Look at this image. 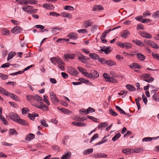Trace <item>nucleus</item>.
I'll return each mask as SVG.
<instances>
[{"mask_svg":"<svg viewBox=\"0 0 159 159\" xmlns=\"http://www.w3.org/2000/svg\"><path fill=\"white\" fill-rule=\"evenodd\" d=\"M103 7L100 5H94L93 7V11H101L103 10Z\"/></svg>","mask_w":159,"mask_h":159,"instance_id":"f3484780","label":"nucleus"},{"mask_svg":"<svg viewBox=\"0 0 159 159\" xmlns=\"http://www.w3.org/2000/svg\"><path fill=\"white\" fill-rule=\"evenodd\" d=\"M132 47V45L131 43H129L125 42V48L127 49L131 48Z\"/></svg>","mask_w":159,"mask_h":159,"instance_id":"a18cd8bd","label":"nucleus"},{"mask_svg":"<svg viewBox=\"0 0 159 159\" xmlns=\"http://www.w3.org/2000/svg\"><path fill=\"white\" fill-rule=\"evenodd\" d=\"M141 36L145 38L150 39L152 38V36L150 34L146 32H143L140 34Z\"/></svg>","mask_w":159,"mask_h":159,"instance_id":"2eb2a0df","label":"nucleus"},{"mask_svg":"<svg viewBox=\"0 0 159 159\" xmlns=\"http://www.w3.org/2000/svg\"><path fill=\"white\" fill-rule=\"evenodd\" d=\"M72 124L75 126L78 127H83L85 126H86V124L83 122H79L77 121H73L72 122Z\"/></svg>","mask_w":159,"mask_h":159,"instance_id":"1a4fd4ad","label":"nucleus"},{"mask_svg":"<svg viewBox=\"0 0 159 159\" xmlns=\"http://www.w3.org/2000/svg\"><path fill=\"white\" fill-rule=\"evenodd\" d=\"M129 66L132 69H140L141 68V66L136 63H133Z\"/></svg>","mask_w":159,"mask_h":159,"instance_id":"5701e85b","label":"nucleus"},{"mask_svg":"<svg viewBox=\"0 0 159 159\" xmlns=\"http://www.w3.org/2000/svg\"><path fill=\"white\" fill-rule=\"evenodd\" d=\"M120 136L121 134L120 133H118L112 138V141H116Z\"/></svg>","mask_w":159,"mask_h":159,"instance_id":"e433bc0d","label":"nucleus"},{"mask_svg":"<svg viewBox=\"0 0 159 159\" xmlns=\"http://www.w3.org/2000/svg\"><path fill=\"white\" fill-rule=\"evenodd\" d=\"M43 100L44 102H45L48 105H50V102L48 99V96L46 95H44L43 96Z\"/></svg>","mask_w":159,"mask_h":159,"instance_id":"864d4df0","label":"nucleus"},{"mask_svg":"<svg viewBox=\"0 0 159 159\" xmlns=\"http://www.w3.org/2000/svg\"><path fill=\"white\" fill-rule=\"evenodd\" d=\"M100 48H101L100 51L101 52H104L106 54H108L111 52V50L109 49L110 47L103 46L102 48L101 47Z\"/></svg>","mask_w":159,"mask_h":159,"instance_id":"9b49d317","label":"nucleus"},{"mask_svg":"<svg viewBox=\"0 0 159 159\" xmlns=\"http://www.w3.org/2000/svg\"><path fill=\"white\" fill-rule=\"evenodd\" d=\"M39 116V114L37 113H34L32 114L29 113L28 115V116L30 119L32 120H34V117Z\"/></svg>","mask_w":159,"mask_h":159,"instance_id":"aec40b11","label":"nucleus"},{"mask_svg":"<svg viewBox=\"0 0 159 159\" xmlns=\"http://www.w3.org/2000/svg\"><path fill=\"white\" fill-rule=\"evenodd\" d=\"M54 61L58 63L59 66H60V64H63L62 59L58 57H54Z\"/></svg>","mask_w":159,"mask_h":159,"instance_id":"72a5a7b5","label":"nucleus"},{"mask_svg":"<svg viewBox=\"0 0 159 159\" xmlns=\"http://www.w3.org/2000/svg\"><path fill=\"white\" fill-rule=\"evenodd\" d=\"M109 113L113 116H116L118 115L116 112L111 109H110L109 110Z\"/></svg>","mask_w":159,"mask_h":159,"instance_id":"4d7b16f0","label":"nucleus"},{"mask_svg":"<svg viewBox=\"0 0 159 159\" xmlns=\"http://www.w3.org/2000/svg\"><path fill=\"white\" fill-rule=\"evenodd\" d=\"M142 98L143 100V102H144L145 105H146L148 102L147 98L144 95V94H143L142 95Z\"/></svg>","mask_w":159,"mask_h":159,"instance_id":"0e129e2a","label":"nucleus"},{"mask_svg":"<svg viewBox=\"0 0 159 159\" xmlns=\"http://www.w3.org/2000/svg\"><path fill=\"white\" fill-rule=\"evenodd\" d=\"M92 156L95 158H105L107 156V155L106 154L101 153H98L96 154H93Z\"/></svg>","mask_w":159,"mask_h":159,"instance_id":"9d476101","label":"nucleus"},{"mask_svg":"<svg viewBox=\"0 0 159 159\" xmlns=\"http://www.w3.org/2000/svg\"><path fill=\"white\" fill-rule=\"evenodd\" d=\"M83 75L85 77H86L89 78H92L91 72L90 73H89L86 72L85 73H83Z\"/></svg>","mask_w":159,"mask_h":159,"instance_id":"e2e57ef3","label":"nucleus"},{"mask_svg":"<svg viewBox=\"0 0 159 159\" xmlns=\"http://www.w3.org/2000/svg\"><path fill=\"white\" fill-rule=\"evenodd\" d=\"M8 77V76L7 75L3 74L2 73H0V78L2 80H6Z\"/></svg>","mask_w":159,"mask_h":159,"instance_id":"5fc2aeb1","label":"nucleus"},{"mask_svg":"<svg viewBox=\"0 0 159 159\" xmlns=\"http://www.w3.org/2000/svg\"><path fill=\"white\" fill-rule=\"evenodd\" d=\"M93 149L92 148H88L85 150L83 152L84 155H88L93 152Z\"/></svg>","mask_w":159,"mask_h":159,"instance_id":"c756f323","label":"nucleus"},{"mask_svg":"<svg viewBox=\"0 0 159 159\" xmlns=\"http://www.w3.org/2000/svg\"><path fill=\"white\" fill-rule=\"evenodd\" d=\"M76 55L75 54H69L68 53L65 54L64 55L65 60L66 61H69L68 58L73 59L75 58Z\"/></svg>","mask_w":159,"mask_h":159,"instance_id":"39448f33","label":"nucleus"},{"mask_svg":"<svg viewBox=\"0 0 159 159\" xmlns=\"http://www.w3.org/2000/svg\"><path fill=\"white\" fill-rule=\"evenodd\" d=\"M85 56L83 55L81 56V57H79L78 59L81 62L84 63H86L87 61H85Z\"/></svg>","mask_w":159,"mask_h":159,"instance_id":"a19ab883","label":"nucleus"},{"mask_svg":"<svg viewBox=\"0 0 159 159\" xmlns=\"http://www.w3.org/2000/svg\"><path fill=\"white\" fill-rule=\"evenodd\" d=\"M0 119L2 121L3 124L5 125H7V121L2 115H0Z\"/></svg>","mask_w":159,"mask_h":159,"instance_id":"79ce46f5","label":"nucleus"},{"mask_svg":"<svg viewBox=\"0 0 159 159\" xmlns=\"http://www.w3.org/2000/svg\"><path fill=\"white\" fill-rule=\"evenodd\" d=\"M91 72L92 78H97L99 77V74L96 70H93L91 71Z\"/></svg>","mask_w":159,"mask_h":159,"instance_id":"6ab92c4d","label":"nucleus"},{"mask_svg":"<svg viewBox=\"0 0 159 159\" xmlns=\"http://www.w3.org/2000/svg\"><path fill=\"white\" fill-rule=\"evenodd\" d=\"M98 60L102 64H106L107 60L104 58H100L99 57Z\"/></svg>","mask_w":159,"mask_h":159,"instance_id":"09e8293b","label":"nucleus"},{"mask_svg":"<svg viewBox=\"0 0 159 159\" xmlns=\"http://www.w3.org/2000/svg\"><path fill=\"white\" fill-rule=\"evenodd\" d=\"M16 55V52H11L9 53L8 54L7 60L8 61L9 60L12 58Z\"/></svg>","mask_w":159,"mask_h":159,"instance_id":"f704fd0d","label":"nucleus"},{"mask_svg":"<svg viewBox=\"0 0 159 159\" xmlns=\"http://www.w3.org/2000/svg\"><path fill=\"white\" fill-rule=\"evenodd\" d=\"M131 149L130 148H126L122 150V152L124 153L129 154L131 152Z\"/></svg>","mask_w":159,"mask_h":159,"instance_id":"58836bf2","label":"nucleus"},{"mask_svg":"<svg viewBox=\"0 0 159 159\" xmlns=\"http://www.w3.org/2000/svg\"><path fill=\"white\" fill-rule=\"evenodd\" d=\"M98 25H93L91 28V32L94 33L95 30H97Z\"/></svg>","mask_w":159,"mask_h":159,"instance_id":"8fccbe9b","label":"nucleus"},{"mask_svg":"<svg viewBox=\"0 0 159 159\" xmlns=\"http://www.w3.org/2000/svg\"><path fill=\"white\" fill-rule=\"evenodd\" d=\"M33 99L36 100L37 102H39L42 101V98L38 95L36 94L33 95Z\"/></svg>","mask_w":159,"mask_h":159,"instance_id":"2f4dec72","label":"nucleus"},{"mask_svg":"<svg viewBox=\"0 0 159 159\" xmlns=\"http://www.w3.org/2000/svg\"><path fill=\"white\" fill-rule=\"evenodd\" d=\"M9 116L10 119L16 122L18 119L19 118L20 116L14 112H10L9 114Z\"/></svg>","mask_w":159,"mask_h":159,"instance_id":"f03ea898","label":"nucleus"},{"mask_svg":"<svg viewBox=\"0 0 159 159\" xmlns=\"http://www.w3.org/2000/svg\"><path fill=\"white\" fill-rule=\"evenodd\" d=\"M16 1L21 5H28L27 1L25 0H16Z\"/></svg>","mask_w":159,"mask_h":159,"instance_id":"473e14b6","label":"nucleus"},{"mask_svg":"<svg viewBox=\"0 0 159 159\" xmlns=\"http://www.w3.org/2000/svg\"><path fill=\"white\" fill-rule=\"evenodd\" d=\"M61 111L64 113L67 114H71L72 113L71 111L68 109H66L65 108H62L61 109Z\"/></svg>","mask_w":159,"mask_h":159,"instance_id":"4c0bfd02","label":"nucleus"},{"mask_svg":"<svg viewBox=\"0 0 159 159\" xmlns=\"http://www.w3.org/2000/svg\"><path fill=\"white\" fill-rule=\"evenodd\" d=\"M22 29L19 26H15L11 30V32L14 34H17L21 33Z\"/></svg>","mask_w":159,"mask_h":159,"instance_id":"20e7f679","label":"nucleus"},{"mask_svg":"<svg viewBox=\"0 0 159 159\" xmlns=\"http://www.w3.org/2000/svg\"><path fill=\"white\" fill-rule=\"evenodd\" d=\"M130 34V32L128 30H125L122 32L120 36L122 38L125 39L128 38Z\"/></svg>","mask_w":159,"mask_h":159,"instance_id":"4468645a","label":"nucleus"},{"mask_svg":"<svg viewBox=\"0 0 159 159\" xmlns=\"http://www.w3.org/2000/svg\"><path fill=\"white\" fill-rule=\"evenodd\" d=\"M126 86L127 89L130 91H134L136 90L135 87L131 84H127Z\"/></svg>","mask_w":159,"mask_h":159,"instance_id":"cd10ccee","label":"nucleus"},{"mask_svg":"<svg viewBox=\"0 0 159 159\" xmlns=\"http://www.w3.org/2000/svg\"><path fill=\"white\" fill-rule=\"evenodd\" d=\"M22 114H25L27 112H29L30 110L27 107L23 108L21 109Z\"/></svg>","mask_w":159,"mask_h":159,"instance_id":"6e6d98bb","label":"nucleus"},{"mask_svg":"<svg viewBox=\"0 0 159 159\" xmlns=\"http://www.w3.org/2000/svg\"><path fill=\"white\" fill-rule=\"evenodd\" d=\"M67 36L72 39H78L77 34L75 33H70Z\"/></svg>","mask_w":159,"mask_h":159,"instance_id":"ddd939ff","label":"nucleus"},{"mask_svg":"<svg viewBox=\"0 0 159 159\" xmlns=\"http://www.w3.org/2000/svg\"><path fill=\"white\" fill-rule=\"evenodd\" d=\"M132 42L134 43L137 45L140 46H143V42L140 40H139L138 39L133 40H132Z\"/></svg>","mask_w":159,"mask_h":159,"instance_id":"a878e982","label":"nucleus"},{"mask_svg":"<svg viewBox=\"0 0 159 159\" xmlns=\"http://www.w3.org/2000/svg\"><path fill=\"white\" fill-rule=\"evenodd\" d=\"M9 103L12 107L15 108H17L18 107V105L15 102H9Z\"/></svg>","mask_w":159,"mask_h":159,"instance_id":"774afa93","label":"nucleus"},{"mask_svg":"<svg viewBox=\"0 0 159 159\" xmlns=\"http://www.w3.org/2000/svg\"><path fill=\"white\" fill-rule=\"evenodd\" d=\"M16 122L24 126H27L28 125V124L26 121L24 119H21L20 117L18 119Z\"/></svg>","mask_w":159,"mask_h":159,"instance_id":"f8f14e48","label":"nucleus"},{"mask_svg":"<svg viewBox=\"0 0 159 159\" xmlns=\"http://www.w3.org/2000/svg\"><path fill=\"white\" fill-rule=\"evenodd\" d=\"M133 151L134 152L136 153H139L143 151V148H134L133 149Z\"/></svg>","mask_w":159,"mask_h":159,"instance_id":"603ef678","label":"nucleus"},{"mask_svg":"<svg viewBox=\"0 0 159 159\" xmlns=\"http://www.w3.org/2000/svg\"><path fill=\"white\" fill-rule=\"evenodd\" d=\"M68 72L74 76H77L78 74V71L73 68L70 67L68 70Z\"/></svg>","mask_w":159,"mask_h":159,"instance_id":"423d86ee","label":"nucleus"},{"mask_svg":"<svg viewBox=\"0 0 159 159\" xmlns=\"http://www.w3.org/2000/svg\"><path fill=\"white\" fill-rule=\"evenodd\" d=\"M106 138V136H104L102 139V140L101 141H99L97 143H96L95 144V146H97L98 145H100V144H102L103 143H105L106 141H107L108 140L107 139H105V138Z\"/></svg>","mask_w":159,"mask_h":159,"instance_id":"37998d69","label":"nucleus"},{"mask_svg":"<svg viewBox=\"0 0 159 159\" xmlns=\"http://www.w3.org/2000/svg\"><path fill=\"white\" fill-rule=\"evenodd\" d=\"M33 7L31 6H24L22 7V9L28 13H31V10H32Z\"/></svg>","mask_w":159,"mask_h":159,"instance_id":"0eeeda50","label":"nucleus"},{"mask_svg":"<svg viewBox=\"0 0 159 159\" xmlns=\"http://www.w3.org/2000/svg\"><path fill=\"white\" fill-rule=\"evenodd\" d=\"M62 16L71 19L72 18V16L70 13H66L65 12H63L61 13Z\"/></svg>","mask_w":159,"mask_h":159,"instance_id":"c85d7f7f","label":"nucleus"},{"mask_svg":"<svg viewBox=\"0 0 159 159\" xmlns=\"http://www.w3.org/2000/svg\"><path fill=\"white\" fill-rule=\"evenodd\" d=\"M95 110L93 108L89 107L86 110V114H89V113H93L95 112Z\"/></svg>","mask_w":159,"mask_h":159,"instance_id":"3c124183","label":"nucleus"},{"mask_svg":"<svg viewBox=\"0 0 159 159\" xmlns=\"http://www.w3.org/2000/svg\"><path fill=\"white\" fill-rule=\"evenodd\" d=\"M15 65H16V64H11L7 62L2 65L1 66V67L2 68H3L5 67H9L10 65L13 66Z\"/></svg>","mask_w":159,"mask_h":159,"instance_id":"13d9d810","label":"nucleus"},{"mask_svg":"<svg viewBox=\"0 0 159 159\" xmlns=\"http://www.w3.org/2000/svg\"><path fill=\"white\" fill-rule=\"evenodd\" d=\"M137 57L138 59L140 61H143L145 58V57L142 54L138 53L137 54Z\"/></svg>","mask_w":159,"mask_h":159,"instance_id":"bb28decb","label":"nucleus"},{"mask_svg":"<svg viewBox=\"0 0 159 159\" xmlns=\"http://www.w3.org/2000/svg\"><path fill=\"white\" fill-rule=\"evenodd\" d=\"M152 99L155 101H159V97L157 93H155L152 97Z\"/></svg>","mask_w":159,"mask_h":159,"instance_id":"c03bdc74","label":"nucleus"},{"mask_svg":"<svg viewBox=\"0 0 159 159\" xmlns=\"http://www.w3.org/2000/svg\"><path fill=\"white\" fill-rule=\"evenodd\" d=\"M64 9L66 10H70L73 11L74 10V8L72 6H65L64 7Z\"/></svg>","mask_w":159,"mask_h":159,"instance_id":"bf43d9fd","label":"nucleus"},{"mask_svg":"<svg viewBox=\"0 0 159 159\" xmlns=\"http://www.w3.org/2000/svg\"><path fill=\"white\" fill-rule=\"evenodd\" d=\"M106 64L109 66H116V63L112 60H107L106 61Z\"/></svg>","mask_w":159,"mask_h":159,"instance_id":"4be33fe9","label":"nucleus"},{"mask_svg":"<svg viewBox=\"0 0 159 159\" xmlns=\"http://www.w3.org/2000/svg\"><path fill=\"white\" fill-rule=\"evenodd\" d=\"M9 135H12L13 134L17 135L18 133L14 129H11L9 130Z\"/></svg>","mask_w":159,"mask_h":159,"instance_id":"c9c22d12","label":"nucleus"},{"mask_svg":"<svg viewBox=\"0 0 159 159\" xmlns=\"http://www.w3.org/2000/svg\"><path fill=\"white\" fill-rule=\"evenodd\" d=\"M34 138V135L33 134L30 133L26 136L25 138V140L27 141H29Z\"/></svg>","mask_w":159,"mask_h":159,"instance_id":"a211bd4d","label":"nucleus"},{"mask_svg":"<svg viewBox=\"0 0 159 159\" xmlns=\"http://www.w3.org/2000/svg\"><path fill=\"white\" fill-rule=\"evenodd\" d=\"M2 33L3 35H8L10 34V32L6 29H3L2 30Z\"/></svg>","mask_w":159,"mask_h":159,"instance_id":"ea45409f","label":"nucleus"},{"mask_svg":"<svg viewBox=\"0 0 159 159\" xmlns=\"http://www.w3.org/2000/svg\"><path fill=\"white\" fill-rule=\"evenodd\" d=\"M41 123L44 126L47 127L48 125L46 121L44 120H41L40 121Z\"/></svg>","mask_w":159,"mask_h":159,"instance_id":"69168bd1","label":"nucleus"},{"mask_svg":"<svg viewBox=\"0 0 159 159\" xmlns=\"http://www.w3.org/2000/svg\"><path fill=\"white\" fill-rule=\"evenodd\" d=\"M71 156V153L70 152H67L63 155L61 157V159H69Z\"/></svg>","mask_w":159,"mask_h":159,"instance_id":"b1692460","label":"nucleus"},{"mask_svg":"<svg viewBox=\"0 0 159 159\" xmlns=\"http://www.w3.org/2000/svg\"><path fill=\"white\" fill-rule=\"evenodd\" d=\"M150 76V75L148 74H144L142 75V77L144 79L143 80L147 82L148 83H151L154 80V79L152 77H150L149 79H147V78H149Z\"/></svg>","mask_w":159,"mask_h":159,"instance_id":"f257e3e1","label":"nucleus"},{"mask_svg":"<svg viewBox=\"0 0 159 159\" xmlns=\"http://www.w3.org/2000/svg\"><path fill=\"white\" fill-rule=\"evenodd\" d=\"M106 81L108 82H110L112 83H116L117 82V80L116 79L112 77H109L108 80H106Z\"/></svg>","mask_w":159,"mask_h":159,"instance_id":"7c9ffc66","label":"nucleus"},{"mask_svg":"<svg viewBox=\"0 0 159 159\" xmlns=\"http://www.w3.org/2000/svg\"><path fill=\"white\" fill-rule=\"evenodd\" d=\"M150 46L152 48L155 49H158L159 48L158 45L152 42L151 43Z\"/></svg>","mask_w":159,"mask_h":159,"instance_id":"052dcab7","label":"nucleus"},{"mask_svg":"<svg viewBox=\"0 0 159 159\" xmlns=\"http://www.w3.org/2000/svg\"><path fill=\"white\" fill-rule=\"evenodd\" d=\"M28 4H29L31 5L35 4L38 3V1L37 0H27Z\"/></svg>","mask_w":159,"mask_h":159,"instance_id":"49530a36","label":"nucleus"},{"mask_svg":"<svg viewBox=\"0 0 159 159\" xmlns=\"http://www.w3.org/2000/svg\"><path fill=\"white\" fill-rule=\"evenodd\" d=\"M9 94H10L9 96L13 100L18 102L20 101V99L16 95L12 93H11Z\"/></svg>","mask_w":159,"mask_h":159,"instance_id":"393cba45","label":"nucleus"},{"mask_svg":"<svg viewBox=\"0 0 159 159\" xmlns=\"http://www.w3.org/2000/svg\"><path fill=\"white\" fill-rule=\"evenodd\" d=\"M127 92L125 91L124 90H121L120 92L118 93V94L119 95H122V97L124 98L127 94Z\"/></svg>","mask_w":159,"mask_h":159,"instance_id":"de8ad7c7","label":"nucleus"},{"mask_svg":"<svg viewBox=\"0 0 159 159\" xmlns=\"http://www.w3.org/2000/svg\"><path fill=\"white\" fill-rule=\"evenodd\" d=\"M99 137L98 135L97 134H94L93 137L91 138L90 142L91 143L93 140H94L96 138H98Z\"/></svg>","mask_w":159,"mask_h":159,"instance_id":"680f3d73","label":"nucleus"},{"mask_svg":"<svg viewBox=\"0 0 159 159\" xmlns=\"http://www.w3.org/2000/svg\"><path fill=\"white\" fill-rule=\"evenodd\" d=\"M89 57L92 59L95 60H98L99 56L96 53H90L89 54Z\"/></svg>","mask_w":159,"mask_h":159,"instance_id":"412c9836","label":"nucleus"},{"mask_svg":"<svg viewBox=\"0 0 159 159\" xmlns=\"http://www.w3.org/2000/svg\"><path fill=\"white\" fill-rule=\"evenodd\" d=\"M93 24V21L91 19H89L84 22L83 25L84 27L87 28L91 26Z\"/></svg>","mask_w":159,"mask_h":159,"instance_id":"6e6552de","label":"nucleus"},{"mask_svg":"<svg viewBox=\"0 0 159 159\" xmlns=\"http://www.w3.org/2000/svg\"><path fill=\"white\" fill-rule=\"evenodd\" d=\"M144 29V28L143 25L141 24H139L137 26V29L138 30L140 29L143 30Z\"/></svg>","mask_w":159,"mask_h":159,"instance_id":"338daca9","label":"nucleus"},{"mask_svg":"<svg viewBox=\"0 0 159 159\" xmlns=\"http://www.w3.org/2000/svg\"><path fill=\"white\" fill-rule=\"evenodd\" d=\"M43 8L48 10H52L54 8L53 6L50 3H44L43 4Z\"/></svg>","mask_w":159,"mask_h":159,"instance_id":"dca6fc26","label":"nucleus"},{"mask_svg":"<svg viewBox=\"0 0 159 159\" xmlns=\"http://www.w3.org/2000/svg\"><path fill=\"white\" fill-rule=\"evenodd\" d=\"M50 98L51 101L54 103L58 102H59V99L56 97V95L53 92H51L50 93Z\"/></svg>","mask_w":159,"mask_h":159,"instance_id":"7ed1b4c3","label":"nucleus"}]
</instances>
